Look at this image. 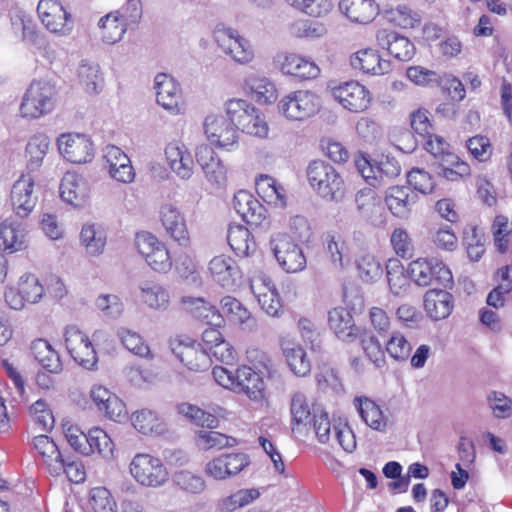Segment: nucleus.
<instances>
[{
    "mask_svg": "<svg viewBox=\"0 0 512 512\" xmlns=\"http://www.w3.org/2000/svg\"><path fill=\"white\" fill-rule=\"evenodd\" d=\"M233 207L247 224L258 226L266 217L264 206L246 190L238 191L233 198Z\"/></svg>",
    "mask_w": 512,
    "mask_h": 512,
    "instance_id": "21",
    "label": "nucleus"
},
{
    "mask_svg": "<svg viewBox=\"0 0 512 512\" xmlns=\"http://www.w3.org/2000/svg\"><path fill=\"white\" fill-rule=\"evenodd\" d=\"M282 73L302 80L314 79L320 74V68L298 54H287L280 64Z\"/></svg>",
    "mask_w": 512,
    "mask_h": 512,
    "instance_id": "30",
    "label": "nucleus"
},
{
    "mask_svg": "<svg viewBox=\"0 0 512 512\" xmlns=\"http://www.w3.org/2000/svg\"><path fill=\"white\" fill-rule=\"evenodd\" d=\"M313 409L309 404L307 396L302 391L292 393L290 400V414L293 430H300L311 425L313 420Z\"/></svg>",
    "mask_w": 512,
    "mask_h": 512,
    "instance_id": "37",
    "label": "nucleus"
},
{
    "mask_svg": "<svg viewBox=\"0 0 512 512\" xmlns=\"http://www.w3.org/2000/svg\"><path fill=\"white\" fill-rule=\"evenodd\" d=\"M256 189L258 194L268 204L278 207L286 205L285 190L274 178L268 175H261L256 181Z\"/></svg>",
    "mask_w": 512,
    "mask_h": 512,
    "instance_id": "43",
    "label": "nucleus"
},
{
    "mask_svg": "<svg viewBox=\"0 0 512 512\" xmlns=\"http://www.w3.org/2000/svg\"><path fill=\"white\" fill-rule=\"evenodd\" d=\"M416 201L417 195L408 186H392L386 190V205L396 217L407 218Z\"/></svg>",
    "mask_w": 512,
    "mask_h": 512,
    "instance_id": "23",
    "label": "nucleus"
},
{
    "mask_svg": "<svg viewBox=\"0 0 512 512\" xmlns=\"http://www.w3.org/2000/svg\"><path fill=\"white\" fill-rule=\"evenodd\" d=\"M49 138L45 134H37L30 138L26 146L27 166L31 171L37 170L49 149Z\"/></svg>",
    "mask_w": 512,
    "mask_h": 512,
    "instance_id": "49",
    "label": "nucleus"
},
{
    "mask_svg": "<svg viewBox=\"0 0 512 512\" xmlns=\"http://www.w3.org/2000/svg\"><path fill=\"white\" fill-rule=\"evenodd\" d=\"M87 181L76 172H66L60 183V196L63 201L74 206H80L88 196Z\"/></svg>",
    "mask_w": 512,
    "mask_h": 512,
    "instance_id": "27",
    "label": "nucleus"
},
{
    "mask_svg": "<svg viewBox=\"0 0 512 512\" xmlns=\"http://www.w3.org/2000/svg\"><path fill=\"white\" fill-rule=\"evenodd\" d=\"M213 36L218 46L236 62L244 64L253 59L254 54L249 41L238 31L219 24L216 26Z\"/></svg>",
    "mask_w": 512,
    "mask_h": 512,
    "instance_id": "8",
    "label": "nucleus"
},
{
    "mask_svg": "<svg viewBox=\"0 0 512 512\" xmlns=\"http://www.w3.org/2000/svg\"><path fill=\"white\" fill-rule=\"evenodd\" d=\"M357 339L360 341L364 353L376 367L385 363V356L381 344L371 331L361 329Z\"/></svg>",
    "mask_w": 512,
    "mask_h": 512,
    "instance_id": "55",
    "label": "nucleus"
},
{
    "mask_svg": "<svg viewBox=\"0 0 512 512\" xmlns=\"http://www.w3.org/2000/svg\"><path fill=\"white\" fill-rule=\"evenodd\" d=\"M339 8L352 22L360 24L370 23L379 13L374 0H341Z\"/></svg>",
    "mask_w": 512,
    "mask_h": 512,
    "instance_id": "29",
    "label": "nucleus"
},
{
    "mask_svg": "<svg viewBox=\"0 0 512 512\" xmlns=\"http://www.w3.org/2000/svg\"><path fill=\"white\" fill-rule=\"evenodd\" d=\"M328 325L336 337L346 343L357 340L361 331L355 325L350 311L343 307H336L328 312Z\"/></svg>",
    "mask_w": 512,
    "mask_h": 512,
    "instance_id": "19",
    "label": "nucleus"
},
{
    "mask_svg": "<svg viewBox=\"0 0 512 512\" xmlns=\"http://www.w3.org/2000/svg\"><path fill=\"white\" fill-rule=\"evenodd\" d=\"M38 15L43 25L52 33L69 35L73 30V20L58 0H40Z\"/></svg>",
    "mask_w": 512,
    "mask_h": 512,
    "instance_id": "10",
    "label": "nucleus"
},
{
    "mask_svg": "<svg viewBox=\"0 0 512 512\" xmlns=\"http://www.w3.org/2000/svg\"><path fill=\"white\" fill-rule=\"evenodd\" d=\"M319 108V97L308 90L292 91L278 102L279 113L292 121L305 120L313 116Z\"/></svg>",
    "mask_w": 512,
    "mask_h": 512,
    "instance_id": "4",
    "label": "nucleus"
},
{
    "mask_svg": "<svg viewBox=\"0 0 512 512\" xmlns=\"http://www.w3.org/2000/svg\"><path fill=\"white\" fill-rule=\"evenodd\" d=\"M332 94L345 109L353 113L366 110L371 102L370 92L357 81L345 82L333 88Z\"/></svg>",
    "mask_w": 512,
    "mask_h": 512,
    "instance_id": "13",
    "label": "nucleus"
},
{
    "mask_svg": "<svg viewBox=\"0 0 512 512\" xmlns=\"http://www.w3.org/2000/svg\"><path fill=\"white\" fill-rule=\"evenodd\" d=\"M61 155L71 163L89 162L94 155L91 140L83 134H61L57 139Z\"/></svg>",
    "mask_w": 512,
    "mask_h": 512,
    "instance_id": "12",
    "label": "nucleus"
},
{
    "mask_svg": "<svg viewBox=\"0 0 512 512\" xmlns=\"http://www.w3.org/2000/svg\"><path fill=\"white\" fill-rule=\"evenodd\" d=\"M453 297L446 290L431 289L424 296V307L434 320L447 318L453 309Z\"/></svg>",
    "mask_w": 512,
    "mask_h": 512,
    "instance_id": "31",
    "label": "nucleus"
},
{
    "mask_svg": "<svg viewBox=\"0 0 512 512\" xmlns=\"http://www.w3.org/2000/svg\"><path fill=\"white\" fill-rule=\"evenodd\" d=\"M325 247L331 265L335 269L343 270L349 265L347 247L341 236L328 233L325 236Z\"/></svg>",
    "mask_w": 512,
    "mask_h": 512,
    "instance_id": "45",
    "label": "nucleus"
},
{
    "mask_svg": "<svg viewBox=\"0 0 512 512\" xmlns=\"http://www.w3.org/2000/svg\"><path fill=\"white\" fill-rule=\"evenodd\" d=\"M249 464L250 458L245 453H224L208 461L205 464L204 473L215 480L223 481L235 477Z\"/></svg>",
    "mask_w": 512,
    "mask_h": 512,
    "instance_id": "9",
    "label": "nucleus"
},
{
    "mask_svg": "<svg viewBox=\"0 0 512 512\" xmlns=\"http://www.w3.org/2000/svg\"><path fill=\"white\" fill-rule=\"evenodd\" d=\"M260 496L257 489H241L234 494L224 498L220 503L222 511L231 512L244 507Z\"/></svg>",
    "mask_w": 512,
    "mask_h": 512,
    "instance_id": "61",
    "label": "nucleus"
},
{
    "mask_svg": "<svg viewBox=\"0 0 512 512\" xmlns=\"http://www.w3.org/2000/svg\"><path fill=\"white\" fill-rule=\"evenodd\" d=\"M160 219L167 234L181 246H188L190 238L186 221L178 207L165 203L160 208Z\"/></svg>",
    "mask_w": 512,
    "mask_h": 512,
    "instance_id": "17",
    "label": "nucleus"
},
{
    "mask_svg": "<svg viewBox=\"0 0 512 512\" xmlns=\"http://www.w3.org/2000/svg\"><path fill=\"white\" fill-rule=\"evenodd\" d=\"M81 243L91 256L100 255L106 245V235L100 227L94 224H85L80 232Z\"/></svg>",
    "mask_w": 512,
    "mask_h": 512,
    "instance_id": "48",
    "label": "nucleus"
},
{
    "mask_svg": "<svg viewBox=\"0 0 512 512\" xmlns=\"http://www.w3.org/2000/svg\"><path fill=\"white\" fill-rule=\"evenodd\" d=\"M113 13L128 29H135L142 17L141 2L140 0H127L120 9L113 11Z\"/></svg>",
    "mask_w": 512,
    "mask_h": 512,
    "instance_id": "62",
    "label": "nucleus"
},
{
    "mask_svg": "<svg viewBox=\"0 0 512 512\" xmlns=\"http://www.w3.org/2000/svg\"><path fill=\"white\" fill-rule=\"evenodd\" d=\"M227 240L234 253L240 257L249 256L256 247L250 231L242 225H230Z\"/></svg>",
    "mask_w": 512,
    "mask_h": 512,
    "instance_id": "40",
    "label": "nucleus"
},
{
    "mask_svg": "<svg viewBox=\"0 0 512 512\" xmlns=\"http://www.w3.org/2000/svg\"><path fill=\"white\" fill-rule=\"evenodd\" d=\"M260 373L248 366L237 369L235 392L245 393L251 400H260L264 397V381Z\"/></svg>",
    "mask_w": 512,
    "mask_h": 512,
    "instance_id": "28",
    "label": "nucleus"
},
{
    "mask_svg": "<svg viewBox=\"0 0 512 512\" xmlns=\"http://www.w3.org/2000/svg\"><path fill=\"white\" fill-rule=\"evenodd\" d=\"M141 298L151 309L164 311L169 306V293L160 284L145 282L140 286Z\"/></svg>",
    "mask_w": 512,
    "mask_h": 512,
    "instance_id": "47",
    "label": "nucleus"
},
{
    "mask_svg": "<svg viewBox=\"0 0 512 512\" xmlns=\"http://www.w3.org/2000/svg\"><path fill=\"white\" fill-rule=\"evenodd\" d=\"M307 179L323 199L339 202L345 195V183L338 171L328 162L315 160L307 167Z\"/></svg>",
    "mask_w": 512,
    "mask_h": 512,
    "instance_id": "1",
    "label": "nucleus"
},
{
    "mask_svg": "<svg viewBox=\"0 0 512 512\" xmlns=\"http://www.w3.org/2000/svg\"><path fill=\"white\" fill-rule=\"evenodd\" d=\"M87 437V449H91V453L97 451L104 457L112 455L113 442L103 429L94 427L88 431Z\"/></svg>",
    "mask_w": 512,
    "mask_h": 512,
    "instance_id": "59",
    "label": "nucleus"
},
{
    "mask_svg": "<svg viewBox=\"0 0 512 512\" xmlns=\"http://www.w3.org/2000/svg\"><path fill=\"white\" fill-rule=\"evenodd\" d=\"M181 303L184 309L193 317L205 321L214 327L224 325L223 315L220 310L204 298L186 296L181 299Z\"/></svg>",
    "mask_w": 512,
    "mask_h": 512,
    "instance_id": "25",
    "label": "nucleus"
},
{
    "mask_svg": "<svg viewBox=\"0 0 512 512\" xmlns=\"http://www.w3.org/2000/svg\"><path fill=\"white\" fill-rule=\"evenodd\" d=\"M178 411L202 428L216 429L219 426V420L215 415L192 404L182 403L178 406Z\"/></svg>",
    "mask_w": 512,
    "mask_h": 512,
    "instance_id": "54",
    "label": "nucleus"
},
{
    "mask_svg": "<svg viewBox=\"0 0 512 512\" xmlns=\"http://www.w3.org/2000/svg\"><path fill=\"white\" fill-rule=\"evenodd\" d=\"M117 336L124 348L132 354L144 359H153L149 346L138 332L122 327L118 329Z\"/></svg>",
    "mask_w": 512,
    "mask_h": 512,
    "instance_id": "46",
    "label": "nucleus"
},
{
    "mask_svg": "<svg viewBox=\"0 0 512 512\" xmlns=\"http://www.w3.org/2000/svg\"><path fill=\"white\" fill-rule=\"evenodd\" d=\"M350 64L354 69L372 75H384L391 70L389 60L381 58L378 52L371 48L357 51L350 57Z\"/></svg>",
    "mask_w": 512,
    "mask_h": 512,
    "instance_id": "24",
    "label": "nucleus"
},
{
    "mask_svg": "<svg viewBox=\"0 0 512 512\" xmlns=\"http://www.w3.org/2000/svg\"><path fill=\"white\" fill-rule=\"evenodd\" d=\"M270 248L277 263L285 272L297 273L306 268L307 260L302 248L286 233L272 234Z\"/></svg>",
    "mask_w": 512,
    "mask_h": 512,
    "instance_id": "3",
    "label": "nucleus"
},
{
    "mask_svg": "<svg viewBox=\"0 0 512 512\" xmlns=\"http://www.w3.org/2000/svg\"><path fill=\"white\" fill-rule=\"evenodd\" d=\"M354 406L362 420L376 431H384L387 425L386 418L379 405L367 397H356Z\"/></svg>",
    "mask_w": 512,
    "mask_h": 512,
    "instance_id": "39",
    "label": "nucleus"
},
{
    "mask_svg": "<svg viewBox=\"0 0 512 512\" xmlns=\"http://www.w3.org/2000/svg\"><path fill=\"white\" fill-rule=\"evenodd\" d=\"M139 253L156 272L166 273L172 267V261L165 244L151 233L143 232L136 236Z\"/></svg>",
    "mask_w": 512,
    "mask_h": 512,
    "instance_id": "7",
    "label": "nucleus"
},
{
    "mask_svg": "<svg viewBox=\"0 0 512 512\" xmlns=\"http://www.w3.org/2000/svg\"><path fill=\"white\" fill-rule=\"evenodd\" d=\"M81 85L89 94H98L104 86L103 74L97 63L84 60L78 67Z\"/></svg>",
    "mask_w": 512,
    "mask_h": 512,
    "instance_id": "41",
    "label": "nucleus"
},
{
    "mask_svg": "<svg viewBox=\"0 0 512 512\" xmlns=\"http://www.w3.org/2000/svg\"><path fill=\"white\" fill-rule=\"evenodd\" d=\"M282 352L291 372L298 377H305L311 371V362L305 349L297 343L283 342Z\"/></svg>",
    "mask_w": 512,
    "mask_h": 512,
    "instance_id": "33",
    "label": "nucleus"
},
{
    "mask_svg": "<svg viewBox=\"0 0 512 512\" xmlns=\"http://www.w3.org/2000/svg\"><path fill=\"white\" fill-rule=\"evenodd\" d=\"M55 88L47 81H33L24 94L20 111L24 117L38 118L54 108Z\"/></svg>",
    "mask_w": 512,
    "mask_h": 512,
    "instance_id": "5",
    "label": "nucleus"
},
{
    "mask_svg": "<svg viewBox=\"0 0 512 512\" xmlns=\"http://www.w3.org/2000/svg\"><path fill=\"white\" fill-rule=\"evenodd\" d=\"M37 199L34 180L29 175H22L11 189V204L15 214L20 218L27 217L33 211Z\"/></svg>",
    "mask_w": 512,
    "mask_h": 512,
    "instance_id": "15",
    "label": "nucleus"
},
{
    "mask_svg": "<svg viewBox=\"0 0 512 512\" xmlns=\"http://www.w3.org/2000/svg\"><path fill=\"white\" fill-rule=\"evenodd\" d=\"M246 357L256 372L265 376L268 381L274 384L280 382L281 373L268 353L258 347H249Z\"/></svg>",
    "mask_w": 512,
    "mask_h": 512,
    "instance_id": "36",
    "label": "nucleus"
},
{
    "mask_svg": "<svg viewBox=\"0 0 512 512\" xmlns=\"http://www.w3.org/2000/svg\"><path fill=\"white\" fill-rule=\"evenodd\" d=\"M195 441L196 445L204 451L221 450L224 448L234 447L238 444L234 437L220 433L213 429L199 430L196 433Z\"/></svg>",
    "mask_w": 512,
    "mask_h": 512,
    "instance_id": "44",
    "label": "nucleus"
},
{
    "mask_svg": "<svg viewBox=\"0 0 512 512\" xmlns=\"http://www.w3.org/2000/svg\"><path fill=\"white\" fill-rule=\"evenodd\" d=\"M251 289L259 305L269 316H280L283 306L275 286L271 285L270 281L264 278L253 281Z\"/></svg>",
    "mask_w": 512,
    "mask_h": 512,
    "instance_id": "26",
    "label": "nucleus"
},
{
    "mask_svg": "<svg viewBox=\"0 0 512 512\" xmlns=\"http://www.w3.org/2000/svg\"><path fill=\"white\" fill-rule=\"evenodd\" d=\"M204 131L208 140L221 148L237 145L238 132L224 115H208L204 120Z\"/></svg>",
    "mask_w": 512,
    "mask_h": 512,
    "instance_id": "14",
    "label": "nucleus"
},
{
    "mask_svg": "<svg viewBox=\"0 0 512 512\" xmlns=\"http://www.w3.org/2000/svg\"><path fill=\"white\" fill-rule=\"evenodd\" d=\"M407 272L418 286L426 287L433 282H437L448 288L453 284V277L449 268L435 259L419 258L412 261Z\"/></svg>",
    "mask_w": 512,
    "mask_h": 512,
    "instance_id": "6",
    "label": "nucleus"
},
{
    "mask_svg": "<svg viewBox=\"0 0 512 512\" xmlns=\"http://www.w3.org/2000/svg\"><path fill=\"white\" fill-rule=\"evenodd\" d=\"M31 352L35 360L49 373L59 374L63 370V365L58 352L51 344L42 338L36 339L31 343Z\"/></svg>",
    "mask_w": 512,
    "mask_h": 512,
    "instance_id": "32",
    "label": "nucleus"
},
{
    "mask_svg": "<svg viewBox=\"0 0 512 512\" xmlns=\"http://www.w3.org/2000/svg\"><path fill=\"white\" fill-rule=\"evenodd\" d=\"M221 314L223 320L238 324L243 328L251 329L254 326V320L249 310L235 297L224 296L220 300Z\"/></svg>",
    "mask_w": 512,
    "mask_h": 512,
    "instance_id": "35",
    "label": "nucleus"
},
{
    "mask_svg": "<svg viewBox=\"0 0 512 512\" xmlns=\"http://www.w3.org/2000/svg\"><path fill=\"white\" fill-rule=\"evenodd\" d=\"M98 26L102 30L103 41L108 44L120 41L128 30V27L113 12L100 18Z\"/></svg>",
    "mask_w": 512,
    "mask_h": 512,
    "instance_id": "51",
    "label": "nucleus"
},
{
    "mask_svg": "<svg viewBox=\"0 0 512 512\" xmlns=\"http://www.w3.org/2000/svg\"><path fill=\"white\" fill-rule=\"evenodd\" d=\"M359 277L367 283L378 281L383 275L381 263L371 254H363L356 259Z\"/></svg>",
    "mask_w": 512,
    "mask_h": 512,
    "instance_id": "57",
    "label": "nucleus"
},
{
    "mask_svg": "<svg viewBox=\"0 0 512 512\" xmlns=\"http://www.w3.org/2000/svg\"><path fill=\"white\" fill-rule=\"evenodd\" d=\"M376 42L399 61H409L415 54V46L407 37L389 29L378 30Z\"/></svg>",
    "mask_w": 512,
    "mask_h": 512,
    "instance_id": "16",
    "label": "nucleus"
},
{
    "mask_svg": "<svg viewBox=\"0 0 512 512\" xmlns=\"http://www.w3.org/2000/svg\"><path fill=\"white\" fill-rule=\"evenodd\" d=\"M386 274L390 291L396 295H403L409 288V278L405 274L402 263L397 259H390L386 264Z\"/></svg>",
    "mask_w": 512,
    "mask_h": 512,
    "instance_id": "50",
    "label": "nucleus"
},
{
    "mask_svg": "<svg viewBox=\"0 0 512 512\" xmlns=\"http://www.w3.org/2000/svg\"><path fill=\"white\" fill-rule=\"evenodd\" d=\"M245 87L260 104H269L276 100L275 85L266 77L250 75L245 80Z\"/></svg>",
    "mask_w": 512,
    "mask_h": 512,
    "instance_id": "42",
    "label": "nucleus"
},
{
    "mask_svg": "<svg viewBox=\"0 0 512 512\" xmlns=\"http://www.w3.org/2000/svg\"><path fill=\"white\" fill-rule=\"evenodd\" d=\"M289 33L297 38L317 39L324 36L327 29L321 22L300 19L289 25Z\"/></svg>",
    "mask_w": 512,
    "mask_h": 512,
    "instance_id": "56",
    "label": "nucleus"
},
{
    "mask_svg": "<svg viewBox=\"0 0 512 512\" xmlns=\"http://www.w3.org/2000/svg\"><path fill=\"white\" fill-rule=\"evenodd\" d=\"M172 352L191 371L204 372L211 366L209 351L203 349L200 343L188 338L174 341Z\"/></svg>",
    "mask_w": 512,
    "mask_h": 512,
    "instance_id": "11",
    "label": "nucleus"
},
{
    "mask_svg": "<svg viewBox=\"0 0 512 512\" xmlns=\"http://www.w3.org/2000/svg\"><path fill=\"white\" fill-rule=\"evenodd\" d=\"M23 247V230L16 227L12 222H2L0 224V248L9 251V253H13L23 249Z\"/></svg>",
    "mask_w": 512,
    "mask_h": 512,
    "instance_id": "53",
    "label": "nucleus"
},
{
    "mask_svg": "<svg viewBox=\"0 0 512 512\" xmlns=\"http://www.w3.org/2000/svg\"><path fill=\"white\" fill-rule=\"evenodd\" d=\"M90 504L94 512H117L116 502L105 487H95L91 490Z\"/></svg>",
    "mask_w": 512,
    "mask_h": 512,
    "instance_id": "64",
    "label": "nucleus"
},
{
    "mask_svg": "<svg viewBox=\"0 0 512 512\" xmlns=\"http://www.w3.org/2000/svg\"><path fill=\"white\" fill-rule=\"evenodd\" d=\"M386 18L402 28H415L420 25V14L407 5H398L396 8L385 11Z\"/></svg>",
    "mask_w": 512,
    "mask_h": 512,
    "instance_id": "58",
    "label": "nucleus"
},
{
    "mask_svg": "<svg viewBox=\"0 0 512 512\" xmlns=\"http://www.w3.org/2000/svg\"><path fill=\"white\" fill-rule=\"evenodd\" d=\"M209 271L214 281L223 288H234L241 279V271L235 260L225 255L215 256L209 262Z\"/></svg>",
    "mask_w": 512,
    "mask_h": 512,
    "instance_id": "20",
    "label": "nucleus"
},
{
    "mask_svg": "<svg viewBox=\"0 0 512 512\" xmlns=\"http://www.w3.org/2000/svg\"><path fill=\"white\" fill-rule=\"evenodd\" d=\"M131 421L134 428L143 435H161L166 426L157 412L151 409H140L132 413Z\"/></svg>",
    "mask_w": 512,
    "mask_h": 512,
    "instance_id": "38",
    "label": "nucleus"
},
{
    "mask_svg": "<svg viewBox=\"0 0 512 512\" xmlns=\"http://www.w3.org/2000/svg\"><path fill=\"white\" fill-rule=\"evenodd\" d=\"M154 88L157 103L171 114H178L181 91L174 78L165 73H158L154 79Z\"/></svg>",
    "mask_w": 512,
    "mask_h": 512,
    "instance_id": "18",
    "label": "nucleus"
},
{
    "mask_svg": "<svg viewBox=\"0 0 512 512\" xmlns=\"http://www.w3.org/2000/svg\"><path fill=\"white\" fill-rule=\"evenodd\" d=\"M173 481L181 490L191 494H200L206 487L202 476L188 470L176 472L173 476Z\"/></svg>",
    "mask_w": 512,
    "mask_h": 512,
    "instance_id": "60",
    "label": "nucleus"
},
{
    "mask_svg": "<svg viewBox=\"0 0 512 512\" xmlns=\"http://www.w3.org/2000/svg\"><path fill=\"white\" fill-rule=\"evenodd\" d=\"M19 290L28 303H37L43 296L44 288L33 274H25L20 278Z\"/></svg>",
    "mask_w": 512,
    "mask_h": 512,
    "instance_id": "63",
    "label": "nucleus"
},
{
    "mask_svg": "<svg viewBox=\"0 0 512 512\" xmlns=\"http://www.w3.org/2000/svg\"><path fill=\"white\" fill-rule=\"evenodd\" d=\"M33 444L39 455L42 457L50 475L57 477L62 469L59 459L62 454L55 442L47 435L34 437Z\"/></svg>",
    "mask_w": 512,
    "mask_h": 512,
    "instance_id": "34",
    "label": "nucleus"
},
{
    "mask_svg": "<svg viewBox=\"0 0 512 512\" xmlns=\"http://www.w3.org/2000/svg\"><path fill=\"white\" fill-rule=\"evenodd\" d=\"M236 130H241L243 133L259 138H265L268 135L269 127L264 116L253 106L243 118V121L236 126Z\"/></svg>",
    "mask_w": 512,
    "mask_h": 512,
    "instance_id": "52",
    "label": "nucleus"
},
{
    "mask_svg": "<svg viewBox=\"0 0 512 512\" xmlns=\"http://www.w3.org/2000/svg\"><path fill=\"white\" fill-rule=\"evenodd\" d=\"M129 471L141 486L159 488L169 480V473L162 460L147 453L136 454L129 465Z\"/></svg>",
    "mask_w": 512,
    "mask_h": 512,
    "instance_id": "2",
    "label": "nucleus"
},
{
    "mask_svg": "<svg viewBox=\"0 0 512 512\" xmlns=\"http://www.w3.org/2000/svg\"><path fill=\"white\" fill-rule=\"evenodd\" d=\"M165 156L170 169L181 179L188 180L194 173V161L187 147L179 142L166 146Z\"/></svg>",
    "mask_w": 512,
    "mask_h": 512,
    "instance_id": "22",
    "label": "nucleus"
}]
</instances>
